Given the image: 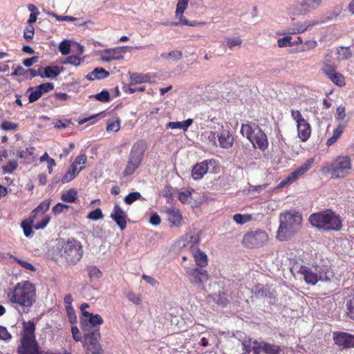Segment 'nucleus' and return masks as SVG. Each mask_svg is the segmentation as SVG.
I'll use <instances>...</instances> for the list:
<instances>
[{
	"label": "nucleus",
	"instance_id": "obj_1",
	"mask_svg": "<svg viewBox=\"0 0 354 354\" xmlns=\"http://www.w3.org/2000/svg\"><path fill=\"white\" fill-rule=\"evenodd\" d=\"M12 303L16 304L24 309L31 307L36 301L35 286L29 281H23L8 293Z\"/></svg>",
	"mask_w": 354,
	"mask_h": 354
},
{
	"label": "nucleus",
	"instance_id": "obj_2",
	"mask_svg": "<svg viewBox=\"0 0 354 354\" xmlns=\"http://www.w3.org/2000/svg\"><path fill=\"white\" fill-rule=\"evenodd\" d=\"M279 221L277 239L284 241L290 239L297 233L301 224L302 218L297 212L288 211L279 214Z\"/></svg>",
	"mask_w": 354,
	"mask_h": 354
},
{
	"label": "nucleus",
	"instance_id": "obj_3",
	"mask_svg": "<svg viewBox=\"0 0 354 354\" xmlns=\"http://www.w3.org/2000/svg\"><path fill=\"white\" fill-rule=\"evenodd\" d=\"M35 325L31 322H23V333L21 345L18 347L19 354H58L51 351H39V346L35 339Z\"/></svg>",
	"mask_w": 354,
	"mask_h": 354
},
{
	"label": "nucleus",
	"instance_id": "obj_4",
	"mask_svg": "<svg viewBox=\"0 0 354 354\" xmlns=\"http://www.w3.org/2000/svg\"><path fill=\"white\" fill-rule=\"evenodd\" d=\"M312 225L325 231H339L342 228V219L330 209L313 214L309 217Z\"/></svg>",
	"mask_w": 354,
	"mask_h": 354
},
{
	"label": "nucleus",
	"instance_id": "obj_5",
	"mask_svg": "<svg viewBox=\"0 0 354 354\" xmlns=\"http://www.w3.org/2000/svg\"><path fill=\"white\" fill-rule=\"evenodd\" d=\"M146 149V143L142 140H139L133 145L127 164L123 171V176L124 177L133 174L140 167Z\"/></svg>",
	"mask_w": 354,
	"mask_h": 354
},
{
	"label": "nucleus",
	"instance_id": "obj_6",
	"mask_svg": "<svg viewBox=\"0 0 354 354\" xmlns=\"http://www.w3.org/2000/svg\"><path fill=\"white\" fill-rule=\"evenodd\" d=\"M351 169V158L348 156H339L330 163L328 171L332 178H341L350 175Z\"/></svg>",
	"mask_w": 354,
	"mask_h": 354
},
{
	"label": "nucleus",
	"instance_id": "obj_7",
	"mask_svg": "<svg viewBox=\"0 0 354 354\" xmlns=\"http://www.w3.org/2000/svg\"><path fill=\"white\" fill-rule=\"evenodd\" d=\"M60 253L68 263L75 264L82 257V245L74 239L68 240L62 245Z\"/></svg>",
	"mask_w": 354,
	"mask_h": 354
},
{
	"label": "nucleus",
	"instance_id": "obj_8",
	"mask_svg": "<svg viewBox=\"0 0 354 354\" xmlns=\"http://www.w3.org/2000/svg\"><path fill=\"white\" fill-rule=\"evenodd\" d=\"M291 117L296 122L298 137L302 142L307 141L311 135L310 124L305 120L298 110H291Z\"/></svg>",
	"mask_w": 354,
	"mask_h": 354
},
{
	"label": "nucleus",
	"instance_id": "obj_9",
	"mask_svg": "<svg viewBox=\"0 0 354 354\" xmlns=\"http://www.w3.org/2000/svg\"><path fill=\"white\" fill-rule=\"evenodd\" d=\"M102 317L98 314H89L88 317H80V328L84 334L100 333V326L103 324Z\"/></svg>",
	"mask_w": 354,
	"mask_h": 354
},
{
	"label": "nucleus",
	"instance_id": "obj_10",
	"mask_svg": "<svg viewBox=\"0 0 354 354\" xmlns=\"http://www.w3.org/2000/svg\"><path fill=\"white\" fill-rule=\"evenodd\" d=\"M268 239L266 232L257 230L245 234L242 243L248 248H259L263 245L268 241Z\"/></svg>",
	"mask_w": 354,
	"mask_h": 354
},
{
	"label": "nucleus",
	"instance_id": "obj_11",
	"mask_svg": "<svg viewBox=\"0 0 354 354\" xmlns=\"http://www.w3.org/2000/svg\"><path fill=\"white\" fill-rule=\"evenodd\" d=\"M187 275L192 284L202 289L204 288V283L209 279V274L207 270L203 268H194L189 269L187 271Z\"/></svg>",
	"mask_w": 354,
	"mask_h": 354
},
{
	"label": "nucleus",
	"instance_id": "obj_12",
	"mask_svg": "<svg viewBox=\"0 0 354 354\" xmlns=\"http://www.w3.org/2000/svg\"><path fill=\"white\" fill-rule=\"evenodd\" d=\"M83 346L93 354H100L102 351L101 345L98 341L100 337V333L91 334H83Z\"/></svg>",
	"mask_w": 354,
	"mask_h": 354
},
{
	"label": "nucleus",
	"instance_id": "obj_13",
	"mask_svg": "<svg viewBox=\"0 0 354 354\" xmlns=\"http://www.w3.org/2000/svg\"><path fill=\"white\" fill-rule=\"evenodd\" d=\"M313 160L309 159L304 163L302 165L297 168L294 171L291 172L288 174L286 179L280 183L279 185L281 187L284 186L287 183H291L296 180H297L301 176L304 174L307 171L310 169L311 167V165L313 164Z\"/></svg>",
	"mask_w": 354,
	"mask_h": 354
},
{
	"label": "nucleus",
	"instance_id": "obj_14",
	"mask_svg": "<svg viewBox=\"0 0 354 354\" xmlns=\"http://www.w3.org/2000/svg\"><path fill=\"white\" fill-rule=\"evenodd\" d=\"M254 133L250 138V142L252 143L254 148H259L261 150H265L268 148V141L266 134L258 127L255 126Z\"/></svg>",
	"mask_w": 354,
	"mask_h": 354
},
{
	"label": "nucleus",
	"instance_id": "obj_15",
	"mask_svg": "<svg viewBox=\"0 0 354 354\" xmlns=\"http://www.w3.org/2000/svg\"><path fill=\"white\" fill-rule=\"evenodd\" d=\"M335 343L342 348H354V335L347 333H334Z\"/></svg>",
	"mask_w": 354,
	"mask_h": 354
},
{
	"label": "nucleus",
	"instance_id": "obj_16",
	"mask_svg": "<svg viewBox=\"0 0 354 354\" xmlns=\"http://www.w3.org/2000/svg\"><path fill=\"white\" fill-rule=\"evenodd\" d=\"M126 53V47H117L104 50L101 59L103 62H109L112 60H118L124 57Z\"/></svg>",
	"mask_w": 354,
	"mask_h": 354
},
{
	"label": "nucleus",
	"instance_id": "obj_17",
	"mask_svg": "<svg viewBox=\"0 0 354 354\" xmlns=\"http://www.w3.org/2000/svg\"><path fill=\"white\" fill-rule=\"evenodd\" d=\"M110 216L117 223L121 230H124L126 228V213L118 204L115 205Z\"/></svg>",
	"mask_w": 354,
	"mask_h": 354
},
{
	"label": "nucleus",
	"instance_id": "obj_18",
	"mask_svg": "<svg viewBox=\"0 0 354 354\" xmlns=\"http://www.w3.org/2000/svg\"><path fill=\"white\" fill-rule=\"evenodd\" d=\"M298 272L303 276L308 284L315 285L318 282V273L313 272L306 266H301Z\"/></svg>",
	"mask_w": 354,
	"mask_h": 354
},
{
	"label": "nucleus",
	"instance_id": "obj_19",
	"mask_svg": "<svg viewBox=\"0 0 354 354\" xmlns=\"http://www.w3.org/2000/svg\"><path fill=\"white\" fill-rule=\"evenodd\" d=\"M208 171V161L204 160L196 164L192 170V176L196 180L201 179Z\"/></svg>",
	"mask_w": 354,
	"mask_h": 354
},
{
	"label": "nucleus",
	"instance_id": "obj_20",
	"mask_svg": "<svg viewBox=\"0 0 354 354\" xmlns=\"http://www.w3.org/2000/svg\"><path fill=\"white\" fill-rule=\"evenodd\" d=\"M200 241L199 232L194 230L187 232L184 237V247H189L191 250L192 248H197L196 245Z\"/></svg>",
	"mask_w": 354,
	"mask_h": 354
},
{
	"label": "nucleus",
	"instance_id": "obj_21",
	"mask_svg": "<svg viewBox=\"0 0 354 354\" xmlns=\"http://www.w3.org/2000/svg\"><path fill=\"white\" fill-rule=\"evenodd\" d=\"M189 0H178L176 10V18L179 19L178 24H188V20L183 17V13L187 9Z\"/></svg>",
	"mask_w": 354,
	"mask_h": 354
},
{
	"label": "nucleus",
	"instance_id": "obj_22",
	"mask_svg": "<svg viewBox=\"0 0 354 354\" xmlns=\"http://www.w3.org/2000/svg\"><path fill=\"white\" fill-rule=\"evenodd\" d=\"M219 146L221 148L228 149L231 147L234 142V138L227 131H223L217 136Z\"/></svg>",
	"mask_w": 354,
	"mask_h": 354
},
{
	"label": "nucleus",
	"instance_id": "obj_23",
	"mask_svg": "<svg viewBox=\"0 0 354 354\" xmlns=\"http://www.w3.org/2000/svg\"><path fill=\"white\" fill-rule=\"evenodd\" d=\"M191 252L194 258L196 264L203 268L207 264V257L205 253L198 248H192Z\"/></svg>",
	"mask_w": 354,
	"mask_h": 354
},
{
	"label": "nucleus",
	"instance_id": "obj_24",
	"mask_svg": "<svg viewBox=\"0 0 354 354\" xmlns=\"http://www.w3.org/2000/svg\"><path fill=\"white\" fill-rule=\"evenodd\" d=\"M326 75L337 86H344L345 85V80L342 74L335 71L327 69Z\"/></svg>",
	"mask_w": 354,
	"mask_h": 354
},
{
	"label": "nucleus",
	"instance_id": "obj_25",
	"mask_svg": "<svg viewBox=\"0 0 354 354\" xmlns=\"http://www.w3.org/2000/svg\"><path fill=\"white\" fill-rule=\"evenodd\" d=\"M168 221L173 226H179L181 223L182 216L178 211L175 208L167 209Z\"/></svg>",
	"mask_w": 354,
	"mask_h": 354
},
{
	"label": "nucleus",
	"instance_id": "obj_26",
	"mask_svg": "<svg viewBox=\"0 0 354 354\" xmlns=\"http://www.w3.org/2000/svg\"><path fill=\"white\" fill-rule=\"evenodd\" d=\"M109 76V73L102 68H95L93 71L88 73L86 79L90 81L101 80Z\"/></svg>",
	"mask_w": 354,
	"mask_h": 354
},
{
	"label": "nucleus",
	"instance_id": "obj_27",
	"mask_svg": "<svg viewBox=\"0 0 354 354\" xmlns=\"http://www.w3.org/2000/svg\"><path fill=\"white\" fill-rule=\"evenodd\" d=\"M262 342H259L257 340H252L251 339L248 340H243L241 342L243 347V353L242 354H249L250 353H252L256 348H257Z\"/></svg>",
	"mask_w": 354,
	"mask_h": 354
},
{
	"label": "nucleus",
	"instance_id": "obj_28",
	"mask_svg": "<svg viewBox=\"0 0 354 354\" xmlns=\"http://www.w3.org/2000/svg\"><path fill=\"white\" fill-rule=\"evenodd\" d=\"M322 23L318 20H313V21H306L304 23L297 24L296 27L294 28L292 33H300L304 32L308 28H312L313 26Z\"/></svg>",
	"mask_w": 354,
	"mask_h": 354
},
{
	"label": "nucleus",
	"instance_id": "obj_29",
	"mask_svg": "<svg viewBox=\"0 0 354 354\" xmlns=\"http://www.w3.org/2000/svg\"><path fill=\"white\" fill-rule=\"evenodd\" d=\"M254 296L258 298L270 297L271 293L270 292V288L268 285H257L255 286Z\"/></svg>",
	"mask_w": 354,
	"mask_h": 354
},
{
	"label": "nucleus",
	"instance_id": "obj_30",
	"mask_svg": "<svg viewBox=\"0 0 354 354\" xmlns=\"http://www.w3.org/2000/svg\"><path fill=\"white\" fill-rule=\"evenodd\" d=\"M50 200H45L41 202L32 212H31L30 218H35L37 217V214H44L45 213L50 207Z\"/></svg>",
	"mask_w": 354,
	"mask_h": 354
},
{
	"label": "nucleus",
	"instance_id": "obj_31",
	"mask_svg": "<svg viewBox=\"0 0 354 354\" xmlns=\"http://www.w3.org/2000/svg\"><path fill=\"white\" fill-rule=\"evenodd\" d=\"M84 168V166L80 168L71 167L68 172L62 177V183H67L75 178V176Z\"/></svg>",
	"mask_w": 354,
	"mask_h": 354
},
{
	"label": "nucleus",
	"instance_id": "obj_32",
	"mask_svg": "<svg viewBox=\"0 0 354 354\" xmlns=\"http://www.w3.org/2000/svg\"><path fill=\"white\" fill-rule=\"evenodd\" d=\"M77 191L75 189H70L64 192L61 196V199L66 203H73L77 199Z\"/></svg>",
	"mask_w": 354,
	"mask_h": 354
},
{
	"label": "nucleus",
	"instance_id": "obj_33",
	"mask_svg": "<svg viewBox=\"0 0 354 354\" xmlns=\"http://www.w3.org/2000/svg\"><path fill=\"white\" fill-rule=\"evenodd\" d=\"M337 54L338 55V60L348 59L352 57V52L349 47H339L337 48Z\"/></svg>",
	"mask_w": 354,
	"mask_h": 354
},
{
	"label": "nucleus",
	"instance_id": "obj_34",
	"mask_svg": "<svg viewBox=\"0 0 354 354\" xmlns=\"http://www.w3.org/2000/svg\"><path fill=\"white\" fill-rule=\"evenodd\" d=\"M262 348L265 354H282L279 346L262 342Z\"/></svg>",
	"mask_w": 354,
	"mask_h": 354
},
{
	"label": "nucleus",
	"instance_id": "obj_35",
	"mask_svg": "<svg viewBox=\"0 0 354 354\" xmlns=\"http://www.w3.org/2000/svg\"><path fill=\"white\" fill-rule=\"evenodd\" d=\"M44 77L55 78L58 76L60 73V71L57 66H46L44 68Z\"/></svg>",
	"mask_w": 354,
	"mask_h": 354
},
{
	"label": "nucleus",
	"instance_id": "obj_36",
	"mask_svg": "<svg viewBox=\"0 0 354 354\" xmlns=\"http://www.w3.org/2000/svg\"><path fill=\"white\" fill-rule=\"evenodd\" d=\"M183 57V53L180 50H172L169 53H164L160 55L163 59L179 60Z\"/></svg>",
	"mask_w": 354,
	"mask_h": 354
},
{
	"label": "nucleus",
	"instance_id": "obj_37",
	"mask_svg": "<svg viewBox=\"0 0 354 354\" xmlns=\"http://www.w3.org/2000/svg\"><path fill=\"white\" fill-rule=\"evenodd\" d=\"M130 78L135 84H141L149 81L150 77L148 75H143L140 73H132Z\"/></svg>",
	"mask_w": 354,
	"mask_h": 354
},
{
	"label": "nucleus",
	"instance_id": "obj_38",
	"mask_svg": "<svg viewBox=\"0 0 354 354\" xmlns=\"http://www.w3.org/2000/svg\"><path fill=\"white\" fill-rule=\"evenodd\" d=\"M255 126H251L250 124H242L241 132L243 136H246V138L250 140L252 136L254 135L255 130Z\"/></svg>",
	"mask_w": 354,
	"mask_h": 354
},
{
	"label": "nucleus",
	"instance_id": "obj_39",
	"mask_svg": "<svg viewBox=\"0 0 354 354\" xmlns=\"http://www.w3.org/2000/svg\"><path fill=\"white\" fill-rule=\"evenodd\" d=\"M84 62L83 58H80L77 55H71L67 57L64 61H62L63 64H72L74 66H80L82 62Z\"/></svg>",
	"mask_w": 354,
	"mask_h": 354
},
{
	"label": "nucleus",
	"instance_id": "obj_40",
	"mask_svg": "<svg viewBox=\"0 0 354 354\" xmlns=\"http://www.w3.org/2000/svg\"><path fill=\"white\" fill-rule=\"evenodd\" d=\"M346 309L348 315L354 319V295H350L346 300Z\"/></svg>",
	"mask_w": 354,
	"mask_h": 354
},
{
	"label": "nucleus",
	"instance_id": "obj_41",
	"mask_svg": "<svg viewBox=\"0 0 354 354\" xmlns=\"http://www.w3.org/2000/svg\"><path fill=\"white\" fill-rule=\"evenodd\" d=\"M225 43L228 48H232L235 46H240L242 44V39L239 37H226Z\"/></svg>",
	"mask_w": 354,
	"mask_h": 354
},
{
	"label": "nucleus",
	"instance_id": "obj_42",
	"mask_svg": "<svg viewBox=\"0 0 354 354\" xmlns=\"http://www.w3.org/2000/svg\"><path fill=\"white\" fill-rule=\"evenodd\" d=\"M59 50L63 55H68L71 52V41L65 39L59 45Z\"/></svg>",
	"mask_w": 354,
	"mask_h": 354
},
{
	"label": "nucleus",
	"instance_id": "obj_43",
	"mask_svg": "<svg viewBox=\"0 0 354 354\" xmlns=\"http://www.w3.org/2000/svg\"><path fill=\"white\" fill-rule=\"evenodd\" d=\"M333 277L330 272L322 270L318 273V281L330 282Z\"/></svg>",
	"mask_w": 354,
	"mask_h": 354
},
{
	"label": "nucleus",
	"instance_id": "obj_44",
	"mask_svg": "<svg viewBox=\"0 0 354 354\" xmlns=\"http://www.w3.org/2000/svg\"><path fill=\"white\" fill-rule=\"evenodd\" d=\"M10 258L13 259L22 268H25L26 270H30V271H33V272H35L36 270L35 267L32 264H31V263H28V262H27L26 261H24L22 259H18L17 257H14L12 255L10 256Z\"/></svg>",
	"mask_w": 354,
	"mask_h": 354
},
{
	"label": "nucleus",
	"instance_id": "obj_45",
	"mask_svg": "<svg viewBox=\"0 0 354 354\" xmlns=\"http://www.w3.org/2000/svg\"><path fill=\"white\" fill-rule=\"evenodd\" d=\"M34 221V218H30V221H24L21 223V227L23 228L24 235L28 237L32 234V223Z\"/></svg>",
	"mask_w": 354,
	"mask_h": 354
},
{
	"label": "nucleus",
	"instance_id": "obj_46",
	"mask_svg": "<svg viewBox=\"0 0 354 354\" xmlns=\"http://www.w3.org/2000/svg\"><path fill=\"white\" fill-rule=\"evenodd\" d=\"M323 0H304V5L308 7L309 10H316L322 5Z\"/></svg>",
	"mask_w": 354,
	"mask_h": 354
},
{
	"label": "nucleus",
	"instance_id": "obj_47",
	"mask_svg": "<svg viewBox=\"0 0 354 354\" xmlns=\"http://www.w3.org/2000/svg\"><path fill=\"white\" fill-rule=\"evenodd\" d=\"M309 10L308 7L304 5V0H303L300 3L297 4L295 8V12L297 15H306Z\"/></svg>",
	"mask_w": 354,
	"mask_h": 354
},
{
	"label": "nucleus",
	"instance_id": "obj_48",
	"mask_svg": "<svg viewBox=\"0 0 354 354\" xmlns=\"http://www.w3.org/2000/svg\"><path fill=\"white\" fill-rule=\"evenodd\" d=\"M66 310L70 323L74 324L77 322L75 311L72 306H66Z\"/></svg>",
	"mask_w": 354,
	"mask_h": 354
},
{
	"label": "nucleus",
	"instance_id": "obj_49",
	"mask_svg": "<svg viewBox=\"0 0 354 354\" xmlns=\"http://www.w3.org/2000/svg\"><path fill=\"white\" fill-rule=\"evenodd\" d=\"M234 221L237 223L242 225L251 219V216L250 215H242L240 214H234L233 216Z\"/></svg>",
	"mask_w": 354,
	"mask_h": 354
},
{
	"label": "nucleus",
	"instance_id": "obj_50",
	"mask_svg": "<svg viewBox=\"0 0 354 354\" xmlns=\"http://www.w3.org/2000/svg\"><path fill=\"white\" fill-rule=\"evenodd\" d=\"M94 97L100 102H106L110 100L109 93L104 90L94 95Z\"/></svg>",
	"mask_w": 354,
	"mask_h": 354
},
{
	"label": "nucleus",
	"instance_id": "obj_51",
	"mask_svg": "<svg viewBox=\"0 0 354 354\" xmlns=\"http://www.w3.org/2000/svg\"><path fill=\"white\" fill-rule=\"evenodd\" d=\"M292 37L290 36H286L284 37L280 38L278 39V46L280 48H284L286 46H291L294 44V43L291 42Z\"/></svg>",
	"mask_w": 354,
	"mask_h": 354
},
{
	"label": "nucleus",
	"instance_id": "obj_52",
	"mask_svg": "<svg viewBox=\"0 0 354 354\" xmlns=\"http://www.w3.org/2000/svg\"><path fill=\"white\" fill-rule=\"evenodd\" d=\"M141 195L139 192H131L124 198V202L125 203L130 205L136 200L139 199Z\"/></svg>",
	"mask_w": 354,
	"mask_h": 354
},
{
	"label": "nucleus",
	"instance_id": "obj_53",
	"mask_svg": "<svg viewBox=\"0 0 354 354\" xmlns=\"http://www.w3.org/2000/svg\"><path fill=\"white\" fill-rule=\"evenodd\" d=\"M103 214L101 209L97 208L96 209L91 211L87 216V218L91 220H98L103 218Z\"/></svg>",
	"mask_w": 354,
	"mask_h": 354
},
{
	"label": "nucleus",
	"instance_id": "obj_54",
	"mask_svg": "<svg viewBox=\"0 0 354 354\" xmlns=\"http://www.w3.org/2000/svg\"><path fill=\"white\" fill-rule=\"evenodd\" d=\"M120 128V120L118 119L112 122H107L106 130L108 131L117 132Z\"/></svg>",
	"mask_w": 354,
	"mask_h": 354
},
{
	"label": "nucleus",
	"instance_id": "obj_55",
	"mask_svg": "<svg viewBox=\"0 0 354 354\" xmlns=\"http://www.w3.org/2000/svg\"><path fill=\"white\" fill-rule=\"evenodd\" d=\"M37 88L41 91V95L52 91L54 88V84L53 83H44L37 86Z\"/></svg>",
	"mask_w": 354,
	"mask_h": 354
},
{
	"label": "nucleus",
	"instance_id": "obj_56",
	"mask_svg": "<svg viewBox=\"0 0 354 354\" xmlns=\"http://www.w3.org/2000/svg\"><path fill=\"white\" fill-rule=\"evenodd\" d=\"M47 14L50 16L55 17L58 21H74L77 20V18L71 16H59L51 12H48Z\"/></svg>",
	"mask_w": 354,
	"mask_h": 354
},
{
	"label": "nucleus",
	"instance_id": "obj_57",
	"mask_svg": "<svg viewBox=\"0 0 354 354\" xmlns=\"http://www.w3.org/2000/svg\"><path fill=\"white\" fill-rule=\"evenodd\" d=\"M17 167V163L16 161H10L8 165L2 167V170L4 174L12 173Z\"/></svg>",
	"mask_w": 354,
	"mask_h": 354
},
{
	"label": "nucleus",
	"instance_id": "obj_58",
	"mask_svg": "<svg viewBox=\"0 0 354 354\" xmlns=\"http://www.w3.org/2000/svg\"><path fill=\"white\" fill-rule=\"evenodd\" d=\"M86 162V156L85 154H81L78 156L75 160L71 165V167L78 168L77 166L80 165H85Z\"/></svg>",
	"mask_w": 354,
	"mask_h": 354
},
{
	"label": "nucleus",
	"instance_id": "obj_59",
	"mask_svg": "<svg viewBox=\"0 0 354 354\" xmlns=\"http://www.w3.org/2000/svg\"><path fill=\"white\" fill-rule=\"evenodd\" d=\"M41 91H39L37 87L35 91H32L29 95L28 100L29 102L32 103L37 101L41 96Z\"/></svg>",
	"mask_w": 354,
	"mask_h": 354
},
{
	"label": "nucleus",
	"instance_id": "obj_60",
	"mask_svg": "<svg viewBox=\"0 0 354 354\" xmlns=\"http://www.w3.org/2000/svg\"><path fill=\"white\" fill-rule=\"evenodd\" d=\"M50 221V217L48 216H44L41 221L38 222L34 225L35 230L44 229Z\"/></svg>",
	"mask_w": 354,
	"mask_h": 354
},
{
	"label": "nucleus",
	"instance_id": "obj_61",
	"mask_svg": "<svg viewBox=\"0 0 354 354\" xmlns=\"http://www.w3.org/2000/svg\"><path fill=\"white\" fill-rule=\"evenodd\" d=\"M127 299L135 304H140L141 303L140 297L133 292H129L127 295Z\"/></svg>",
	"mask_w": 354,
	"mask_h": 354
},
{
	"label": "nucleus",
	"instance_id": "obj_62",
	"mask_svg": "<svg viewBox=\"0 0 354 354\" xmlns=\"http://www.w3.org/2000/svg\"><path fill=\"white\" fill-rule=\"evenodd\" d=\"M12 338V335L8 332L6 328L0 326V339L9 341Z\"/></svg>",
	"mask_w": 354,
	"mask_h": 354
},
{
	"label": "nucleus",
	"instance_id": "obj_63",
	"mask_svg": "<svg viewBox=\"0 0 354 354\" xmlns=\"http://www.w3.org/2000/svg\"><path fill=\"white\" fill-rule=\"evenodd\" d=\"M124 91L128 93H134L136 92H142L145 91V88L144 86H125L123 88Z\"/></svg>",
	"mask_w": 354,
	"mask_h": 354
},
{
	"label": "nucleus",
	"instance_id": "obj_64",
	"mask_svg": "<svg viewBox=\"0 0 354 354\" xmlns=\"http://www.w3.org/2000/svg\"><path fill=\"white\" fill-rule=\"evenodd\" d=\"M88 274L91 278H99L101 277V271L95 266H92L88 268Z\"/></svg>",
	"mask_w": 354,
	"mask_h": 354
}]
</instances>
